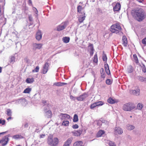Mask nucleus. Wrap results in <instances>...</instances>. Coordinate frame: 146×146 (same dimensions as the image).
I'll list each match as a JSON object with an SVG mask.
<instances>
[{"label":"nucleus","mask_w":146,"mask_h":146,"mask_svg":"<svg viewBox=\"0 0 146 146\" xmlns=\"http://www.w3.org/2000/svg\"><path fill=\"white\" fill-rule=\"evenodd\" d=\"M133 17L139 21H142L145 17V13L141 8H137L133 10L131 12Z\"/></svg>","instance_id":"f257e3e1"},{"label":"nucleus","mask_w":146,"mask_h":146,"mask_svg":"<svg viewBox=\"0 0 146 146\" xmlns=\"http://www.w3.org/2000/svg\"><path fill=\"white\" fill-rule=\"evenodd\" d=\"M121 28L120 25L118 23L113 24L110 27V31L112 33H118L121 31Z\"/></svg>","instance_id":"f03ea898"},{"label":"nucleus","mask_w":146,"mask_h":146,"mask_svg":"<svg viewBox=\"0 0 146 146\" xmlns=\"http://www.w3.org/2000/svg\"><path fill=\"white\" fill-rule=\"evenodd\" d=\"M135 107L133 104L130 103H126L123 106V109L125 111H130L134 109Z\"/></svg>","instance_id":"7ed1b4c3"},{"label":"nucleus","mask_w":146,"mask_h":146,"mask_svg":"<svg viewBox=\"0 0 146 146\" xmlns=\"http://www.w3.org/2000/svg\"><path fill=\"white\" fill-rule=\"evenodd\" d=\"M68 25V22L65 21L58 25L56 28V30L60 31L64 29Z\"/></svg>","instance_id":"20e7f679"},{"label":"nucleus","mask_w":146,"mask_h":146,"mask_svg":"<svg viewBox=\"0 0 146 146\" xmlns=\"http://www.w3.org/2000/svg\"><path fill=\"white\" fill-rule=\"evenodd\" d=\"M88 96V94L84 93L78 97H76V99L79 101H84Z\"/></svg>","instance_id":"39448f33"},{"label":"nucleus","mask_w":146,"mask_h":146,"mask_svg":"<svg viewBox=\"0 0 146 146\" xmlns=\"http://www.w3.org/2000/svg\"><path fill=\"white\" fill-rule=\"evenodd\" d=\"M9 135H8L5 136L0 140V143H1L3 146L5 145L9 141Z\"/></svg>","instance_id":"423d86ee"},{"label":"nucleus","mask_w":146,"mask_h":146,"mask_svg":"<svg viewBox=\"0 0 146 146\" xmlns=\"http://www.w3.org/2000/svg\"><path fill=\"white\" fill-rule=\"evenodd\" d=\"M59 117L61 120L64 121L70 119V116L66 113H61L59 115Z\"/></svg>","instance_id":"0eeeda50"},{"label":"nucleus","mask_w":146,"mask_h":146,"mask_svg":"<svg viewBox=\"0 0 146 146\" xmlns=\"http://www.w3.org/2000/svg\"><path fill=\"white\" fill-rule=\"evenodd\" d=\"M27 103L26 100L25 99H21L18 100L15 102L16 104H20L23 106L26 105Z\"/></svg>","instance_id":"6e6552de"},{"label":"nucleus","mask_w":146,"mask_h":146,"mask_svg":"<svg viewBox=\"0 0 146 146\" xmlns=\"http://www.w3.org/2000/svg\"><path fill=\"white\" fill-rule=\"evenodd\" d=\"M78 21L80 23H82L85 20V15L84 12H83L80 14H78Z\"/></svg>","instance_id":"1a4fd4ad"},{"label":"nucleus","mask_w":146,"mask_h":146,"mask_svg":"<svg viewBox=\"0 0 146 146\" xmlns=\"http://www.w3.org/2000/svg\"><path fill=\"white\" fill-rule=\"evenodd\" d=\"M42 44L41 43L37 44L33 43V50L40 49L42 47Z\"/></svg>","instance_id":"9d476101"},{"label":"nucleus","mask_w":146,"mask_h":146,"mask_svg":"<svg viewBox=\"0 0 146 146\" xmlns=\"http://www.w3.org/2000/svg\"><path fill=\"white\" fill-rule=\"evenodd\" d=\"M48 64L47 63H46L44 64L42 70V72L43 74H45L47 73L48 70Z\"/></svg>","instance_id":"9b49d317"},{"label":"nucleus","mask_w":146,"mask_h":146,"mask_svg":"<svg viewBox=\"0 0 146 146\" xmlns=\"http://www.w3.org/2000/svg\"><path fill=\"white\" fill-rule=\"evenodd\" d=\"M44 112H45V115L47 117L50 118L51 117L52 115V113L50 110L47 109H44Z\"/></svg>","instance_id":"f8f14e48"},{"label":"nucleus","mask_w":146,"mask_h":146,"mask_svg":"<svg viewBox=\"0 0 146 146\" xmlns=\"http://www.w3.org/2000/svg\"><path fill=\"white\" fill-rule=\"evenodd\" d=\"M82 129H79L77 131H74L72 132V133L75 136H80L82 134Z\"/></svg>","instance_id":"ddd939ff"},{"label":"nucleus","mask_w":146,"mask_h":146,"mask_svg":"<svg viewBox=\"0 0 146 146\" xmlns=\"http://www.w3.org/2000/svg\"><path fill=\"white\" fill-rule=\"evenodd\" d=\"M121 5L120 3H117L113 8L114 11H117L120 10L121 9Z\"/></svg>","instance_id":"4468645a"},{"label":"nucleus","mask_w":146,"mask_h":146,"mask_svg":"<svg viewBox=\"0 0 146 146\" xmlns=\"http://www.w3.org/2000/svg\"><path fill=\"white\" fill-rule=\"evenodd\" d=\"M122 44L124 46H126L127 44V41L126 36H123L122 39Z\"/></svg>","instance_id":"2eb2a0df"},{"label":"nucleus","mask_w":146,"mask_h":146,"mask_svg":"<svg viewBox=\"0 0 146 146\" xmlns=\"http://www.w3.org/2000/svg\"><path fill=\"white\" fill-rule=\"evenodd\" d=\"M104 67L106 74L108 75L110 74V72L109 69V66L107 64V63H104Z\"/></svg>","instance_id":"dca6fc26"},{"label":"nucleus","mask_w":146,"mask_h":146,"mask_svg":"<svg viewBox=\"0 0 146 146\" xmlns=\"http://www.w3.org/2000/svg\"><path fill=\"white\" fill-rule=\"evenodd\" d=\"M36 39L38 40H40L42 37V34L40 31H38L36 33Z\"/></svg>","instance_id":"f3484780"},{"label":"nucleus","mask_w":146,"mask_h":146,"mask_svg":"<svg viewBox=\"0 0 146 146\" xmlns=\"http://www.w3.org/2000/svg\"><path fill=\"white\" fill-rule=\"evenodd\" d=\"M72 140V138H68L64 143L63 146H70Z\"/></svg>","instance_id":"a211bd4d"},{"label":"nucleus","mask_w":146,"mask_h":146,"mask_svg":"<svg viewBox=\"0 0 146 146\" xmlns=\"http://www.w3.org/2000/svg\"><path fill=\"white\" fill-rule=\"evenodd\" d=\"M73 146H84V144L82 141H78L74 143Z\"/></svg>","instance_id":"6ab92c4d"},{"label":"nucleus","mask_w":146,"mask_h":146,"mask_svg":"<svg viewBox=\"0 0 146 146\" xmlns=\"http://www.w3.org/2000/svg\"><path fill=\"white\" fill-rule=\"evenodd\" d=\"M114 131L115 133L116 134H121L123 132L122 129L119 127H116Z\"/></svg>","instance_id":"aec40b11"},{"label":"nucleus","mask_w":146,"mask_h":146,"mask_svg":"<svg viewBox=\"0 0 146 146\" xmlns=\"http://www.w3.org/2000/svg\"><path fill=\"white\" fill-rule=\"evenodd\" d=\"M105 131L103 130H99L97 133L96 136L97 137H101L102 135L105 133Z\"/></svg>","instance_id":"412c9836"},{"label":"nucleus","mask_w":146,"mask_h":146,"mask_svg":"<svg viewBox=\"0 0 146 146\" xmlns=\"http://www.w3.org/2000/svg\"><path fill=\"white\" fill-rule=\"evenodd\" d=\"M100 72L101 78L104 79L106 77V74L103 68H102L100 69Z\"/></svg>","instance_id":"4be33fe9"},{"label":"nucleus","mask_w":146,"mask_h":146,"mask_svg":"<svg viewBox=\"0 0 146 146\" xmlns=\"http://www.w3.org/2000/svg\"><path fill=\"white\" fill-rule=\"evenodd\" d=\"M77 9L78 12L79 13L78 14H80L83 12H84V9L81 5H78Z\"/></svg>","instance_id":"5701e85b"},{"label":"nucleus","mask_w":146,"mask_h":146,"mask_svg":"<svg viewBox=\"0 0 146 146\" xmlns=\"http://www.w3.org/2000/svg\"><path fill=\"white\" fill-rule=\"evenodd\" d=\"M12 137L15 139L17 140L23 138V137L21 135L17 134L13 136Z\"/></svg>","instance_id":"b1692460"},{"label":"nucleus","mask_w":146,"mask_h":146,"mask_svg":"<svg viewBox=\"0 0 146 146\" xmlns=\"http://www.w3.org/2000/svg\"><path fill=\"white\" fill-rule=\"evenodd\" d=\"M102 58L103 61L104 62V63H107V57L106 55L105 54L104 51L103 52Z\"/></svg>","instance_id":"393cba45"},{"label":"nucleus","mask_w":146,"mask_h":146,"mask_svg":"<svg viewBox=\"0 0 146 146\" xmlns=\"http://www.w3.org/2000/svg\"><path fill=\"white\" fill-rule=\"evenodd\" d=\"M107 102L108 103L112 104L115 103L117 102L115 100L113 99L112 98H109L107 100Z\"/></svg>","instance_id":"a878e982"},{"label":"nucleus","mask_w":146,"mask_h":146,"mask_svg":"<svg viewBox=\"0 0 146 146\" xmlns=\"http://www.w3.org/2000/svg\"><path fill=\"white\" fill-rule=\"evenodd\" d=\"M93 63L94 62L95 63V65H96L97 64L98 61V56L96 54L94 56V59L93 60Z\"/></svg>","instance_id":"bb28decb"},{"label":"nucleus","mask_w":146,"mask_h":146,"mask_svg":"<svg viewBox=\"0 0 146 146\" xmlns=\"http://www.w3.org/2000/svg\"><path fill=\"white\" fill-rule=\"evenodd\" d=\"M53 139L51 136L49 137L48 139V143L49 144L53 145Z\"/></svg>","instance_id":"cd10ccee"},{"label":"nucleus","mask_w":146,"mask_h":146,"mask_svg":"<svg viewBox=\"0 0 146 146\" xmlns=\"http://www.w3.org/2000/svg\"><path fill=\"white\" fill-rule=\"evenodd\" d=\"M133 60L136 64H137L139 63V61L137 55L136 54L133 55Z\"/></svg>","instance_id":"c85d7f7f"},{"label":"nucleus","mask_w":146,"mask_h":146,"mask_svg":"<svg viewBox=\"0 0 146 146\" xmlns=\"http://www.w3.org/2000/svg\"><path fill=\"white\" fill-rule=\"evenodd\" d=\"M52 142L53 145V146H56V145L58 143V140L57 138H54L53 139Z\"/></svg>","instance_id":"c756f323"},{"label":"nucleus","mask_w":146,"mask_h":146,"mask_svg":"<svg viewBox=\"0 0 146 146\" xmlns=\"http://www.w3.org/2000/svg\"><path fill=\"white\" fill-rule=\"evenodd\" d=\"M70 39V38L68 37H64L62 39V41L65 43H68L69 42Z\"/></svg>","instance_id":"7c9ffc66"},{"label":"nucleus","mask_w":146,"mask_h":146,"mask_svg":"<svg viewBox=\"0 0 146 146\" xmlns=\"http://www.w3.org/2000/svg\"><path fill=\"white\" fill-rule=\"evenodd\" d=\"M34 81V78H28L26 80V82L28 83H31Z\"/></svg>","instance_id":"2f4dec72"},{"label":"nucleus","mask_w":146,"mask_h":146,"mask_svg":"<svg viewBox=\"0 0 146 146\" xmlns=\"http://www.w3.org/2000/svg\"><path fill=\"white\" fill-rule=\"evenodd\" d=\"M69 121L67 120H65L63 121L62 125L65 126H67L69 125Z\"/></svg>","instance_id":"473e14b6"},{"label":"nucleus","mask_w":146,"mask_h":146,"mask_svg":"<svg viewBox=\"0 0 146 146\" xmlns=\"http://www.w3.org/2000/svg\"><path fill=\"white\" fill-rule=\"evenodd\" d=\"M132 94L136 96L139 95V90L138 89L137 91L135 90H132Z\"/></svg>","instance_id":"72a5a7b5"},{"label":"nucleus","mask_w":146,"mask_h":146,"mask_svg":"<svg viewBox=\"0 0 146 146\" xmlns=\"http://www.w3.org/2000/svg\"><path fill=\"white\" fill-rule=\"evenodd\" d=\"M31 88H26L23 92L24 93L28 94L29 93L31 90Z\"/></svg>","instance_id":"f704fd0d"},{"label":"nucleus","mask_w":146,"mask_h":146,"mask_svg":"<svg viewBox=\"0 0 146 146\" xmlns=\"http://www.w3.org/2000/svg\"><path fill=\"white\" fill-rule=\"evenodd\" d=\"M78 120V117L76 114L74 115L73 117V121L74 122H77Z\"/></svg>","instance_id":"c9c22d12"},{"label":"nucleus","mask_w":146,"mask_h":146,"mask_svg":"<svg viewBox=\"0 0 146 146\" xmlns=\"http://www.w3.org/2000/svg\"><path fill=\"white\" fill-rule=\"evenodd\" d=\"M139 80L142 82H146V78L143 77L139 76L138 78Z\"/></svg>","instance_id":"e433bc0d"},{"label":"nucleus","mask_w":146,"mask_h":146,"mask_svg":"<svg viewBox=\"0 0 146 146\" xmlns=\"http://www.w3.org/2000/svg\"><path fill=\"white\" fill-rule=\"evenodd\" d=\"M143 106V104L141 103H139L137 104V108L139 110H141Z\"/></svg>","instance_id":"4c0bfd02"},{"label":"nucleus","mask_w":146,"mask_h":146,"mask_svg":"<svg viewBox=\"0 0 146 146\" xmlns=\"http://www.w3.org/2000/svg\"><path fill=\"white\" fill-rule=\"evenodd\" d=\"M33 11L34 12H35V16L36 17H37L38 15V12L37 9H36V8H35V7H33Z\"/></svg>","instance_id":"58836bf2"},{"label":"nucleus","mask_w":146,"mask_h":146,"mask_svg":"<svg viewBox=\"0 0 146 146\" xmlns=\"http://www.w3.org/2000/svg\"><path fill=\"white\" fill-rule=\"evenodd\" d=\"M7 114L9 116H11V115L12 112L10 109H8L7 110Z\"/></svg>","instance_id":"ea45409f"},{"label":"nucleus","mask_w":146,"mask_h":146,"mask_svg":"<svg viewBox=\"0 0 146 146\" xmlns=\"http://www.w3.org/2000/svg\"><path fill=\"white\" fill-rule=\"evenodd\" d=\"M112 81L110 79H107L106 80V83L108 85H110L112 83Z\"/></svg>","instance_id":"a19ab883"},{"label":"nucleus","mask_w":146,"mask_h":146,"mask_svg":"<svg viewBox=\"0 0 146 146\" xmlns=\"http://www.w3.org/2000/svg\"><path fill=\"white\" fill-rule=\"evenodd\" d=\"M39 67L38 66H36L35 68L34 69V70H32V72H38L39 71Z\"/></svg>","instance_id":"79ce46f5"},{"label":"nucleus","mask_w":146,"mask_h":146,"mask_svg":"<svg viewBox=\"0 0 146 146\" xmlns=\"http://www.w3.org/2000/svg\"><path fill=\"white\" fill-rule=\"evenodd\" d=\"M95 103L97 106H102L104 104L103 102L102 101H99Z\"/></svg>","instance_id":"37998d69"},{"label":"nucleus","mask_w":146,"mask_h":146,"mask_svg":"<svg viewBox=\"0 0 146 146\" xmlns=\"http://www.w3.org/2000/svg\"><path fill=\"white\" fill-rule=\"evenodd\" d=\"M141 68L143 72L144 73H145L146 72V67L144 64L142 65Z\"/></svg>","instance_id":"c03bdc74"},{"label":"nucleus","mask_w":146,"mask_h":146,"mask_svg":"<svg viewBox=\"0 0 146 146\" xmlns=\"http://www.w3.org/2000/svg\"><path fill=\"white\" fill-rule=\"evenodd\" d=\"M134 128V126L132 125H129L127 127V129L130 130L133 129Z\"/></svg>","instance_id":"a18cd8bd"},{"label":"nucleus","mask_w":146,"mask_h":146,"mask_svg":"<svg viewBox=\"0 0 146 146\" xmlns=\"http://www.w3.org/2000/svg\"><path fill=\"white\" fill-rule=\"evenodd\" d=\"M54 85H55L56 86H61V82H55L54 84Z\"/></svg>","instance_id":"49530a36"},{"label":"nucleus","mask_w":146,"mask_h":146,"mask_svg":"<svg viewBox=\"0 0 146 146\" xmlns=\"http://www.w3.org/2000/svg\"><path fill=\"white\" fill-rule=\"evenodd\" d=\"M5 123V120H3L1 119H0V124L2 125H4Z\"/></svg>","instance_id":"de8ad7c7"},{"label":"nucleus","mask_w":146,"mask_h":146,"mask_svg":"<svg viewBox=\"0 0 146 146\" xmlns=\"http://www.w3.org/2000/svg\"><path fill=\"white\" fill-rule=\"evenodd\" d=\"M110 146H116V145L114 142L112 141H110L109 143Z\"/></svg>","instance_id":"09e8293b"},{"label":"nucleus","mask_w":146,"mask_h":146,"mask_svg":"<svg viewBox=\"0 0 146 146\" xmlns=\"http://www.w3.org/2000/svg\"><path fill=\"white\" fill-rule=\"evenodd\" d=\"M15 58L14 56H11V62L13 63L15 61Z\"/></svg>","instance_id":"8fccbe9b"},{"label":"nucleus","mask_w":146,"mask_h":146,"mask_svg":"<svg viewBox=\"0 0 146 146\" xmlns=\"http://www.w3.org/2000/svg\"><path fill=\"white\" fill-rule=\"evenodd\" d=\"M70 99L73 100H75L76 99V97L72 95L70 96Z\"/></svg>","instance_id":"3c124183"},{"label":"nucleus","mask_w":146,"mask_h":146,"mask_svg":"<svg viewBox=\"0 0 146 146\" xmlns=\"http://www.w3.org/2000/svg\"><path fill=\"white\" fill-rule=\"evenodd\" d=\"M72 127L73 129H77L78 127V126L77 124H75L72 125Z\"/></svg>","instance_id":"603ef678"},{"label":"nucleus","mask_w":146,"mask_h":146,"mask_svg":"<svg viewBox=\"0 0 146 146\" xmlns=\"http://www.w3.org/2000/svg\"><path fill=\"white\" fill-rule=\"evenodd\" d=\"M142 43L145 45H146V37L142 40Z\"/></svg>","instance_id":"864d4df0"},{"label":"nucleus","mask_w":146,"mask_h":146,"mask_svg":"<svg viewBox=\"0 0 146 146\" xmlns=\"http://www.w3.org/2000/svg\"><path fill=\"white\" fill-rule=\"evenodd\" d=\"M97 106V105L96 104V103H94L93 104H92V109Z\"/></svg>","instance_id":"5fc2aeb1"},{"label":"nucleus","mask_w":146,"mask_h":146,"mask_svg":"<svg viewBox=\"0 0 146 146\" xmlns=\"http://www.w3.org/2000/svg\"><path fill=\"white\" fill-rule=\"evenodd\" d=\"M29 18L30 21H33V18L32 17L31 15H30L29 16Z\"/></svg>","instance_id":"6e6d98bb"},{"label":"nucleus","mask_w":146,"mask_h":146,"mask_svg":"<svg viewBox=\"0 0 146 146\" xmlns=\"http://www.w3.org/2000/svg\"><path fill=\"white\" fill-rule=\"evenodd\" d=\"M40 138H44L45 137V135L44 134H42V135H40Z\"/></svg>","instance_id":"4d7b16f0"},{"label":"nucleus","mask_w":146,"mask_h":146,"mask_svg":"<svg viewBox=\"0 0 146 146\" xmlns=\"http://www.w3.org/2000/svg\"><path fill=\"white\" fill-rule=\"evenodd\" d=\"M91 45L90 44L89 45V46H88V48L89 49H90V54L91 55Z\"/></svg>","instance_id":"13d9d810"},{"label":"nucleus","mask_w":146,"mask_h":146,"mask_svg":"<svg viewBox=\"0 0 146 146\" xmlns=\"http://www.w3.org/2000/svg\"><path fill=\"white\" fill-rule=\"evenodd\" d=\"M66 84H67V83H66L61 82V86H63V85H66Z\"/></svg>","instance_id":"bf43d9fd"},{"label":"nucleus","mask_w":146,"mask_h":146,"mask_svg":"<svg viewBox=\"0 0 146 146\" xmlns=\"http://www.w3.org/2000/svg\"><path fill=\"white\" fill-rule=\"evenodd\" d=\"M24 126L25 127H28V124L27 123H26L25 124V125H24Z\"/></svg>","instance_id":"052dcab7"},{"label":"nucleus","mask_w":146,"mask_h":146,"mask_svg":"<svg viewBox=\"0 0 146 146\" xmlns=\"http://www.w3.org/2000/svg\"><path fill=\"white\" fill-rule=\"evenodd\" d=\"M137 1L140 3H142L143 1V0H137Z\"/></svg>","instance_id":"680f3d73"},{"label":"nucleus","mask_w":146,"mask_h":146,"mask_svg":"<svg viewBox=\"0 0 146 146\" xmlns=\"http://www.w3.org/2000/svg\"><path fill=\"white\" fill-rule=\"evenodd\" d=\"M42 102L43 104H45L46 103V101L45 100H43L42 101Z\"/></svg>","instance_id":"e2e57ef3"},{"label":"nucleus","mask_w":146,"mask_h":146,"mask_svg":"<svg viewBox=\"0 0 146 146\" xmlns=\"http://www.w3.org/2000/svg\"><path fill=\"white\" fill-rule=\"evenodd\" d=\"M133 70L132 69H131L130 70H128V71L129 72H131L133 71Z\"/></svg>","instance_id":"0e129e2a"},{"label":"nucleus","mask_w":146,"mask_h":146,"mask_svg":"<svg viewBox=\"0 0 146 146\" xmlns=\"http://www.w3.org/2000/svg\"><path fill=\"white\" fill-rule=\"evenodd\" d=\"M11 119V117H9L8 118H7V120H9V119Z\"/></svg>","instance_id":"69168bd1"},{"label":"nucleus","mask_w":146,"mask_h":146,"mask_svg":"<svg viewBox=\"0 0 146 146\" xmlns=\"http://www.w3.org/2000/svg\"><path fill=\"white\" fill-rule=\"evenodd\" d=\"M6 133V132H2V133H0V135L1 134H4V133Z\"/></svg>","instance_id":"338daca9"},{"label":"nucleus","mask_w":146,"mask_h":146,"mask_svg":"<svg viewBox=\"0 0 146 146\" xmlns=\"http://www.w3.org/2000/svg\"><path fill=\"white\" fill-rule=\"evenodd\" d=\"M2 71V68H1L0 67V73H1Z\"/></svg>","instance_id":"774afa93"}]
</instances>
